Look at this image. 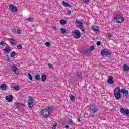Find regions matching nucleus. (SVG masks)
<instances>
[{
  "label": "nucleus",
  "instance_id": "43",
  "mask_svg": "<svg viewBox=\"0 0 129 129\" xmlns=\"http://www.w3.org/2000/svg\"><path fill=\"white\" fill-rule=\"evenodd\" d=\"M97 46H100V45H101V42H100V41L97 42Z\"/></svg>",
  "mask_w": 129,
  "mask_h": 129
},
{
  "label": "nucleus",
  "instance_id": "37",
  "mask_svg": "<svg viewBox=\"0 0 129 129\" xmlns=\"http://www.w3.org/2000/svg\"><path fill=\"white\" fill-rule=\"evenodd\" d=\"M45 45L46 46V47H50V42H47L45 43Z\"/></svg>",
  "mask_w": 129,
  "mask_h": 129
},
{
  "label": "nucleus",
  "instance_id": "35",
  "mask_svg": "<svg viewBox=\"0 0 129 129\" xmlns=\"http://www.w3.org/2000/svg\"><path fill=\"white\" fill-rule=\"evenodd\" d=\"M60 31L61 34H64L65 33V29L61 28Z\"/></svg>",
  "mask_w": 129,
  "mask_h": 129
},
{
  "label": "nucleus",
  "instance_id": "31",
  "mask_svg": "<svg viewBox=\"0 0 129 129\" xmlns=\"http://www.w3.org/2000/svg\"><path fill=\"white\" fill-rule=\"evenodd\" d=\"M60 23L61 25H65V20H61Z\"/></svg>",
  "mask_w": 129,
  "mask_h": 129
},
{
  "label": "nucleus",
  "instance_id": "23",
  "mask_svg": "<svg viewBox=\"0 0 129 129\" xmlns=\"http://www.w3.org/2000/svg\"><path fill=\"white\" fill-rule=\"evenodd\" d=\"M28 79H30V80H33V78L32 77V75H31L30 73H28L27 74Z\"/></svg>",
  "mask_w": 129,
  "mask_h": 129
},
{
  "label": "nucleus",
  "instance_id": "49",
  "mask_svg": "<svg viewBox=\"0 0 129 129\" xmlns=\"http://www.w3.org/2000/svg\"><path fill=\"white\" fill-rule=\"evenodd\" d=\"M61 126H64V123H61Z\"/></svg>",
  "mask_w": 129,
  "mask_h": 129
},
{
  "label": "nucleus",
  "instance_id": "11",
  "mask_svg": "<svg viewBox=\"0 0 129 129\" xmlns=\"http://www.w3.org/2000/svg\"><path fill=\"white\" fill-rule=\"evenodd\" d=\"M9 8L13 13H17L18 12V8L14 6V5L13 4L10 5Z\"/></svg>",
  "mask_w": 129,
  "mask_h": 129
},
{
  "label": "nucleus",
  "instance_id": "12",
  "mask_svg": "<svg viewBox=\"0 0 129 129\" xmlns=\"http://www.w3.org/2000/svg\"><path fill=\"white\" fill-rule=\"evenodd\" d=\"M113 77L111 76H109V79L108 80V83L110 84H113L114 83V81H113Z\"/></svg>",
  "mask_w": 129,
  "mask_h": 129
},
{
  "label": "nucleus",
  "instance_id": "4",
  "mask_svg": "<svg viewBox=\"0 0 129 129\" xmlns=\"http://www.w3.org/2000/svg\"><path fill=\"white\" fill-rule=\"evenodd\" d=\"M124 21V18L120 15H116L114 19L115 23H121Z\"/></svg>",
  "mask_w": 129,
  "mask_h": 129
},
{
  "label": "nucleus",
  "instance_id": "34",
  "mask_svg": "<svg viewBox=\"0 0 129 129\" xmlns=\"http://www.w3.org/2000/svg\"><path fill=\"white\" fill-rule=\"evenodd\" d=\"M68 124H73V121H72V120H69L68 121Z\"/></svg>",
  "mask_w": 129,
  "mask_h": 129
},
{
  "label": "nucleus",
  "instance_id": "38",
  "mask_svg": "<svg viewBox=\"0 0 129 129\" xmlns=\"http://www.w3.org/2000/svg\"><path fill=\"white\" fill-rule=\"evenodd\" d=\"M65 6L66 7H69V8H71V5H70L69 4L66 3H65Z\"/></svg>",
  "mask_w": 129,
  "mask_h": 129
},
{
  "label": "nucleus",
  "instance_id": "14",
  "mask_svg": "<svg viewBox=\"0 0 129 129\" xmlns=\"http://www.w3.org/2000/svg\"><path fill=\"white\" fill-rule=\"evenodd\" d=\"M0 89L1 90H6L7 89V85L5 84H3L0 86Z\"/></svg>",
  "mask_w": 129,
  "mask_h": 129
},
{
  "label": "nucleus",
  "instance_id": "52",
  "mask_svg": "<svg viewBox=\"0 0 129 129\" xmlns=\"http://www.w3.org/2000/svg\"><path fill=\"white\" fill-rule=\"evenodd\" d=\"M18 105H19V104H17V106H18Z\"/></svg>",
  "mask_w": 129,
  "mask_h": 129
},
{
  "label": "nucleus",
  "instance_id": "41",
  "mask_svg": "<svg viewBox=\"0 0 129 129\" xmlns=\"http://www.w3.org/2000/svg\"><path fill=\"white\" fill-rule=\"evenodd\" d=\"M84 54H85V55H86L88 53V50H84V52H83Z\"/></svg>",
  "mask_w": 129,
  "mask_h": 129
},
{
  "label": "nucleus",
  "instance_id": "45",
  "mask_svg": "<svg viewBox=\"0 0 129 129\" xmlns=\"http://www.w3.org/2000/svg\"><path fill=\"white\" fill-rule=\"evenodd\" d=\"M67 14H68L69 16H70V15H71V11L69 10V11H68Z\"/></svg>",
  "mask_w": 129,
  "mask_h": 129
},
{
  "label": "nucleus",
  "instance_id": "10",
  "mask_svg": "<svg viewBox=\"0 0 129 129\" xmlns=\"http://www.w3.org/2000/svg\"><path fill=\"white\" fill-rule=\"evenodd\" d=\"M11 67L12 70H13L15 74H16V75H19L20 72L19 71V70H18V68L14 66H11Z\"/></svg>",
  "mask_w": 129,
  "mask_h": 129
},
{
  "label": "nucleus",
  "instance_id": "48",
  "mask_svg": "<svg viewBox=\"0 0 129 129\" xmlns=\"http://www.w3.org/2000/svg\"><path fill=\"white\" fill-rule=\"evenodd\" d=\"M62 5L65 6V1L62 2Z\"/></svg>",
  "mask_w": 129,
  "mask_h": 129
},
{
  "label": "nucleus",
  "instance_id": "29",
  "mask_svg": "<svg viewBox=\"0 0 129 129\" xmlns=\"http://www.w3.org/2000/svg\"><path fill=\"white\" fill-rule=\"evenodd\" d=\"M17 48L19 49V50H22V48H23V46H22L21 44H18L17 45Z\"/></svg>",
  "mask_w": 129,
  "mask_h": 129
},
{
  "label": "nucleus",
  "instance_id": "3",
  "mask_svg": "<svg viewBox=\"0 0 129 129\" xmlns=\"http://www.w3.org/2000/svg\"><path fill=\"white\" fill-rule=\"evenodd\" d=\"M89 111L90 112V116L93 117V116H94V115L95 114V112H96V111H97V108H96L95 106H91L89 108Z\"/></svg>",
  "mask_w": 129,
  "mask_h": 129
},
{
  "label": "nucleus",
  "instance_id": "30",
  "mask_svg": "<svg viewBox=\"0 0 129 129\" xmlns=\"http://www.w3.org/2000/svg\"><path fill=\"white\" fill-rule=\"evenodd\" d=\"M58 126V123H55L54 125H53L52 129H56V127Z\"/></svg>",
  "mask_w": 129,
  "mask_h": 129
},
{
  "label": "nucleus",
  "instance_id": "27",
  "mask_svg": "<svg viewBox=\"0 0 129 129\" xmlns=\"http://www.w3.org/2000/svg\"><path fill=\"white\" fill-rule=\"evenodd\" d=\"M77 76H78V77H82V74L80 72H77Z\"/></svg>",
  "mask_w": 129,
  "mask_h": 129
},
{
  "label": "nucleus",
  "instance_id": "46",
  "mask_svg": "<svg viewBox=\"0 0 129 129\" xmlns=\"http://www.w3.org/2000/svg\"><path fill=\"white\" fill-rule=\"evenodd\" d=\"M84 2H85V3H89V0H83Z\"/></svg>",
  "mask_w": 129,
  "mask_h": 129
},
{
  "label": "nucleus",
  "instance_id": "18",
  "mask_svg": "<svg viewBox=\"0 0 129 129\" xmlns=\"http://www.w3.org/2000/svg\"><path fill=\"white\" fill-rule=\"evenodd\" d=\"M34 78H35V79H36V80L40 81V80H41V75H36L34 76Z\"/></svg>",
  "mask_w": 129,
  "mask_h": 129
},
{
  "label": "nucleus",
  "instance_id": "39",
  "mask_svg": "<svg viewBox=\"0 0 129 129\" xmlns=\"http://www.w3.org/2000/svg\"><path fill=\"white\" fill-rule=\"evenodd\" d=\"M106 37L107 38H111L112 36H111V35L110 33H109L106 35Z\"/></svg>",
  "mask_w": 129,
  "mask_h": 129
},
{
  "label": "nucleus",
  "instance_id": "15",
  "mask_svg": "<svg viewBox=\"0 0 129 129\" xmlns=\"http://www.w3.org/2000/svg\"><path fill=\"white\" fill-rule=\"evenodd\" d=\"M10 98H9L8 96L5 97V99L7 100L8 102H11V101H12V99H13V96L10 95Z\"/></svg>",
  "mask_w": 129,
  "mask_h": 129
},
{
  "label": "nucleus",
  "instance_id": "16",
  "mask_svg": "<svg viewBox=\"0 0 129 129\" xmlns=\"http://www.w3.org/2000/svg\"><path fill=\"white\" fill-rule=\"evenodd\" d=\"M41 78L42 82H44V81H46V79H47V76H46V75L43 74L41 76Z\"/></svg>",
  "mask_w": 129,
  "mask_h": 129
},
{
  "label": "nucleus",
  "instance_id": "21",
  "mask_svg": "<svg viewBox=\"0 0 129 129\" xmlns=\"http://www.w3.org/2000/svg\"><path fill=\"white\" fill-rule=\"evenodd\" d=\"M70 100H71V101H75V96L71 95L70 97Z\"/></svg>",
  "mask_w": 129,
  "mask_h": 129
},
{
  "label": "nucleus",
  "instance_id": "8",
  "mask_svg": "<svg viewBox=\"0 0 129 129\" xmlns=\"http://www.w3.org/2000/svg\"><path fill=\"white\" fill-rule=\"evenodd\" d=\"M121 93L123 94V95L125 98L128 97V90H125L124 89H121L120 90Z\"/></svg>",
  "mask_w": 129,
  "mask_h": 129
},
{
  "label": "nucleus",
  "instance_id": "50",
  "mask_svg": "<svg viewBox=\"0 0 129 129\" xmlns=\"http://www.w3.org/2000/svg\"><path fill=\"white\" fill-rule=\"evenodd\" d=\"M78 120L79 122L80 121V118H79Z\"/></svg>",
  "mask_w": 129,
  "mask_h": 129
},
{
  "label": "nucleus",
  "instance_id": "17",
  "mask_svg": "<svg viewBox=\"0 0 129 129\" xmlns=\"http://www.w3.org/2000/svg\"><path fill=\"white\" fill-rule=\"evenodd\" d=\"M11 51V49L9 47L6 48L5 49H4V53H7V54H9L10 52Z\"/></svg>",
  "mask_w": 129,
  "mask_h": 129
},
{
  "label": "nucleus",
  "instance_id": "5",
  "mask_svg": "<svg viewBox=\"0 0 129 129\" xmlns=\"http://www.w3.org/2000/svg\"><path fill=\"white\" fill-rule=\"evenodd\" d=\"M76 27H78V28H79L82 32H84L85 31V29L84 28V27H83V23L82 22L77 20L76 21Z\"/></svg>",
  "mask_w": 129,
  "mask_h": 129
},
{
  "label": "nucleus",
  "instance_id": "47",
  "mask_svg": "<svg viewBox=\"0 0 129 129\" xmlns=\"http://www.w3.org/2000/svg\"><path fill=\"white\" fill-rule=\"evenodd\" d=\"M65 127H66V128H69V125H66Z\"/></svg>",
  "mask_w": 129,
  "mask_h": 129
},
{
  "label": "nucleus",
  "instance_id": "51",
  "mask_svg": "<svg viewBox=\"0 0 129 129\" xmlns=\"http://www.w3.org/2000/svg\"><path fill=\"white\" fill-rule=\"evenodd\" d=\"M66 23H67V21H66V20L65 21V24H66Z\"/></svg>",
  "mask_w": 129,
  "mask_h": 129
},
{
  "label": "nucleus",
  "instance_id": "28",
  "mask_svg": "<svg viewBox=\"0 0 129 129\" xmlns=\"http://www.w3.org/2000/svg\"><path fill=\"white\" fill-rule=\"evenodd\" d=\"M27 21H28V22H33V21H34V19L31 17L28 18V19H27Z\"/></svg>",
  "mask_w": 129,
  "mask_h": 129
},
{
  "label": "nucleus",
  "instance_id": "26",
  "mask_svg": "<svg viewBox=\"0 0 129 129\" xmlns=\"http://www.w3.org/2000/svg\"><path fill=\"white\" fill-rule=\"evenodd\" d=\"M106 53V51L103 50L101 52V54L102 55V56H105V54Z\"/></svg>",
  "mask_w": 129,
  "mask_h": 129
},
{
  "label": "nucleus",
  "instance_id": "20",
  "mask_svg": "<svg viewBox=\"0 0 129 129\" xmlns=\"http://www.w3.org/2000/svg\"><path fill=\"white\" fill-rule=\"evenodd\" d=\"M123 68L125 69V71H128L129 67L126 65V64H124L123 66Z\"/></svg>",
  "mask_w": 129,
  "mask_h": 129
},
{
  "label": "nucleus",
  "instance_id": "22",
  "mask_svg": "<svg viewBox=\"0 0 129 129\" xmlns=\"http://www.w3.org/2000/svg\"><path fill=\"white\" fill-rule=\"evenodd\" d=\"M105 55H106V56H107V57H108V58H109V57H110V56H111L110 51H106Z\"/></svg>",
  "mask_w": 129,
  "mask_h": 129
},
{
  "label": "nucleus",
  "instance_id": "6",
  "mask_svg": "<svg viewBox=\"0 0 129 129\" xmlns=\"http://www.w3.org/2000/svg\"><path fill=\"white\" fill-rule=\"evenodd\" d=\"M72 34L75 39H79L81 37V34H80V31L78 30H74L72 32Z\"/></svg>",
  "mask_w": 129,
  "mask_h": 129
},
{
  "label": "nucleus",
  "instance_id": "44",
  "mask_svg": "<svg viewBox=\"0 0 129 129\" xmlns=\"http://www.w3.org/2000/svg\"><path fill=\"white\" fill-rule=\"evenodd\" d=\"M6 61H7V62H10V57L8 56L7 57Z\"/></svg>",
  "mask_w": 129,
  "mask_h": 129
},
{
  "label": "nucleus",
  "instance_id": "13",
  "mask_svg": "<svg viewBox=\"0 0 129 129\" xmlns=\"http://www.w3.org/2000/svg\"><path fill=\"white\" fill-rule=\"evenodd\" d=\"M92 29L94 32H96V33H99V29H98V27L96 26H92Z\"/></svg>",
  "mask_w": 129,
  "mask_h": 129
},
{
  "label": "nucleus",
  "instance_id": "19",
  "mask_svg": "<svg viewBox=\"0 0 129 129\" xmlns=\"http://www.w3.org/2000/svg\"><path fill=\"white\" fill-rule=\"evenodd\" d=\"M9 41L12 45H15L16 44V40H15L13 38H10L9 39Z\"/></svg>",
  "mask_w": 129,
  "mask_h": 129
},
{
  "label": "nucleus",
  "instance_id": "33",
  "mask_svg": "<svg viewBox=\"0 0 129 129\" xmlns=\"http://www.w3.org/2000/svg\"><path fill=\"white\" fill-rule=\"evenodd\" d=\"M47 110H48V111L49 112H50V111H53V108L51 107H49L47 109H46Z\"/></svg>",
  "mask_w": 129,
  "mask_h": 129
},
{
  "label": "nucleus",
  "instance_id": "25",
  "mask_svg": "<svg viewBox=\"0 0 129 129\" xmlns=\"http://www.w3.org/2000/svg\"><path fill=\"white\" fill-rule=\"evenodd\" d=\"M16 56V52L15 51H12L11 54V57L12 58H13V57H15Z\"/></svg>",
  "mask_w": 129,
  "mask_h": 129
},
{
  "label": "nucleus",
  "instance_id": "7",
  "mask_svg": "<svg viewBox=\"0 0 129 129\" xmlns=\"http://www.w3.org/2000/svg\"><path fill=\"white\" fill-rule=\"evenodd\" d=\"M29 100L27 102V106L29 108H32L34 106V100L32 98V97L29 96Z\"/></svg>",
  "mask_w": 129,
  "mask_h": 129
},
{
  "label": "nucleus",
  "instance_id": "9",
  "mask_svg": "<svg viewBox=\"0 0 129 129\" xmlns=\"http://www.w3.org/2000/svg\"><path fill=\"white\" fill-rule=\"evenodd\" d=\"M120 112L121 113H123V114H126L128 116H129V109L126 108H121L120 109Z\"/></svg>",
  "mask_w": 129,
  "mask_h": 129
},
{
  "label": "nucleus",
  "instance_id": "36",
  "mask_svg": "<svg viewBox=\"0 0 129 129\" xmlns=\"http://www.w3.org/2000/svg\"><path fill=\"white\" fill-rule=\"evenodd\" d=\"M95 48L93 46H91L90 48V51H93Z\"/></svg>",
  "mask_w": 129,
  "mask_h": 129
},
{
  "label": "nucleus",
  "instance_id": "32",
  "mask_svg": "<svg viewBox=\"0 0 129 129\" xmlns=\"http://www.w3.org/2000/svg\"><path fill=\"white\" fill-rule=\"evenodd\" d=\"M14 89H15V90H16L17 91H18V90H20V87H19V86L14 87Z\"/></svg>",
  "mask_w": 129,
  "mask_h": 129
},
{
  "label": "nucleus",
  "instance_id": "1",
  "mask_svg": "<svg viewBox=\"0 0 129 129\" xmlns=\"http://www.w3.org/2000/svg\"><path fill=\"white\" fill-rule=\"evenodd\" d=\"M120 92V89H119V87H117L114 90V96L115 97L117 100H119L121 97Z\"/></svg>",
  "mask_w": 129,
  "mask_h": 129
},
{
  "label": "nucleus",
  "instance_id": "2",
  "mask_svg": "<svg viewBox=\"0 0 129 129\" xmlns=\"http://www.w3.org/2000/svg\"><path fill=\"white\" fill-rule=\"evenodd\" d=\"M41 114L43 115L44 117V118H47V117H49L50 115H51V113L50 112L48 111V110L47 109H43L40 111Z\"/></svg>",
  "mask_w": 129,
  "mask_h": 129
},
{
  "label": "nucleus",
  "instance_id": "40",
  "mask_svg": "<svg viewBox=\"0 0 129 129\" xmlns=\"http://www.w3.org/2000/svg\"><path fill=\"white\" fill-rule=\"evenodd\" d=\"M48 67L49 68L53 69V65L52 64H51V63L48 64Z\"/></svg>",
  "mask_w": 129,
  "mask_h": 129
},
{
  "label": "nucleus",
  "instance_id": "24",
  "mask_svg": "<svg viewBox=\"0 0 129 129\" xmlns=\"http://www.w3.org/2000/svg\"><path fill=\"white\" fill-rule=\"evenodd\" d=\"M0 45L2 47H5L6 46V43H5V41H2L0 42Z\"/></svg>",
  "mask_w": 129,
  "mask_h": 129
},
{
  "label": "nucleus",
  "instance_id": "42",
  "mask_svg": "<svg viewBox=\"0 0 129 129\" xmlns=\"http://www.w3.org/2000/svg\"><path fill=\"white\" fill-rule=\"evenodd\" d=\"M17 34L18 35H20V34H21V30L20 29L17 30Z\"/></svg>",
  "mask_w": 129,
  "mask_h": 129
}]
</instances>
